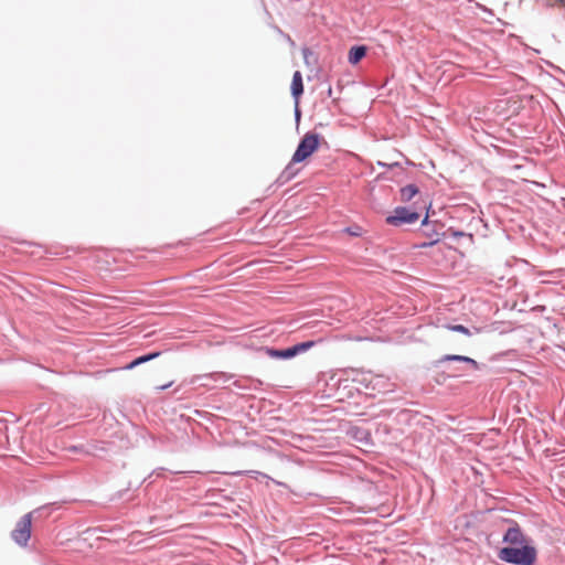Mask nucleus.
Here are the masks:
<instances>
[{"instance_id": "f257e3e1", "label": "nucleus", "mask_w": 565, "mask_h": 565, "mask_svg": "<svg viewBox=\"0 0 565 565\" xmlns=\"http://www.w3.org/2000/svg\"><path fill=\"white\" fill-rule=\"evenodd\" d=\"M499 558L507 563L515 565H534L536 561V550L533 546L520 545V547H503L499 552Z\"/></svg>"}, {"instance_id": "f03ea898", "label": "nucleus", "mask_w": 565, "mask_h": 565, "mask_svg": "<svg viewBox=\"0 0 565 565\" xmlns=\"http://www.w3.org/2000/svg\"><path fill=\"white\" fill-rule=\"evenodd\" d=\"M321 137L315 132H307L300 140L296 151L292 154L289 167L294 163L306 161L315 153L320 146Z\"/></svg>"}, {"instance_id": "7ed1b4c3", "label": "nucleus", "mask_w": 565, "mask_h": 565, "mask_svg": "<svg viewBox=\"0 0 565 565\" xmlns=\"http://www.w3.org/2000/svg\"><path fill=\"white\" fill-rule=\"evenodd\" d=\"M31 526L32 518L31 513H28L21 518L12 531L11 536L13 541L21 546H25L31 536Z\"/></svg>"}, {"instance_id": "20e7f679", "label": "nucleus", "mask_w": 565, "mask_h": 565, "mask_svg": "<svg viewBox=\"0 0 565 565\" xmlns=\"http://www.w3.org/2000/svg\"><path fill=\"white\" fill-rule=\"evenodd\" d=\"M419 218V214L417 212H412L407 207H396L392 215L386 217V223L401 226L404 224H412L417 222Z\"/></svg>"}, {"instance_id": "39448f33", "label": "nucleus", "mask_w": 565, "mask_h": 565, "mask_svg": "<svg viewBox=\"0 0 565 565\" xmlns=\"http://www.w3.org/2000/svg\"><path fill=\"white\" fill-rule=\"evenodd\" d=\"M291 95L295 98L296 106L299 104V98L303 93V83H302V75L299 71H296L292 75L291 81Z\"/></svg>"}, {"instance_id": "423d86ee", "label": "nucleus", "mask_w": 565, "mask_h": 565, "mask_svg": "<svg viewBox=\"0 0 565 565\" xmlns=\"http://www.w3.org/2000/svg\"><path fill=\"white\" fill-rule=\"evenodd\" d=\"M503 541L505 543H509L512 545H522L525 542L524 536H523L520 527H518V526L510 527L505 532V534L503 536Z\"/></svg>"}, {"instance_id": "0eeeda50", "label": "nucleus", "mask_w": 565, "mask_h": 565, "mask_svg": "<svg viewBox=\"0 0 565 565\" xmlns=\"http://www.w3.org/2000/svg\"><path fill=\"white\" fill-rule=\"evenodd\" d=\"M450 361L465 362L472 370H479V367H480L479 363L476 360H473L469 356L458 355V354H446V355L441 356L438 362L444 363V362H450Z\"/></svg>"}, {"instance_id": "6e6552de", "label": "nucleus", "mask_w": 565, "mask_h": 565, "mask_svg": "<svg viewBox=\"0 0 565 565\" xmlns=\"http://www.w3.org/2000/svg\"><path fill=\"white\" fill-rule=\"evenodd\" d=\"M266 353L268 356H270L273 359H290L296 355V351L294 350V347L285 349V350L267 348Z\"/></svg>"}, {"instance_id": "1a4fd4ad", "label": "nucleus", "mask_w": 565, "mask_h": 565, "mask_svg": "<svg viewBox=\"0 0 565 565\" xmlns=\"http://www.w3.org/2000/svg\"><path fill=\"white\" fill-rule=\"evenodd\" d=\"M366 54V49L364 46H354L349 52V62L351 64L359 63Z\"/></svg>"}, {"instance_id": "9d476101", "label": "nucleus", "mask_w": 565, "mask_h": 565, "mask_svg": "<svg viewBox=\"0 0 565 565\" xmlns=\"http://www.w3.org/2000/svg\"><path fill=\"white\" fill-rule=\"evenodd\" d=\"M159 355H160V352H153V353H149L147 355L139 356V358L135 359L132 362H130L126 366V369L127 370H131V369H134V367H136V366H138V365H140L142 363H146L148 361H151V360L158 358Z\"/></svg>"}, {"instance_id": "9b49d317", "label": "nucleus", "mask_w": 565, "mask_h": 565, "mask_svg": "<svg viewBox=\"0 0 565 565\" xmlns=\"http://www.w3.org/2000/svg\"><path fill=\"white\" fill-rule=\"evenodd\" d=\"M418 193L417 186L408 184L401 190V199L404 202L411 201Z\"/></svg>"}, {"instance_id": "f8f14e48", "label": "nucleus", "mask_w": 565, "mask_h": 565, "mask_svg": "<svg viewBox=\"0 0 565 565\" xmlns=\"http://www.w3.org/2000/svg\"><path fill=\"white\" fill-rule=\"evenodd\" d=\"M445 328L454 332H460L467 337L471 335L470 330L462 324H446Z\"/></svg>"}, {"instance_id": "ddd939ff", "label": "nucleus", "mask_w": 565, "mask_h": 565, "mask_svg": "<svg viewBox=\"0 0 565 565\" xmlns=\"http://www.w3.org/2000/svg\"><path fill=\"white\" fill-rule=\"evenodd\" d=\"M312 345H313L312 341L302 342V343L294 345V350L296 351V354H298L300 352H303V351L310 349Z\"/></svg>"}, {"instance_id": "4468645a", "label": "nucleus", "mask_w": 565, "mask_h": 565, "mask_svg": "<svg viewBox=\"0 0 565 565\" xmlns=\"http://www.w3.org/2000/svg\"><path fill=\"white\" fill-rule=\"evenodd\" d=\"M435 242H425V243H422L419 245H416L417 248H426V247H429L431 245H434Z\"/></svg>"}, {"instance_id": "2eb2a0df", "label": "nucleus", "mask_w": 565, "mask_h": 565, "mask_svg": "<svg viewBox=\"0 0 565 565\" xmlns=\"http://www.w3.org/2000/svg\"><path fill=\"white\" fill-rule=\"evenodd\" d=\"M556 1L565 6V0H556Z\"/></svg>"}, {"instance_id": "dca6fc26", "label": "nucleus", "mask_w": 565, "mask_h": 565, "mask_svg": "<svg viewBox=\"0 0 565 565\" xmlns=\"http://www.w3.org/2000/svg\"><path fill=\"white\" fill-rule=\"evenodd\" d=\"M427 218H428L427 216L424 218L423 224H426Z\"/></svg>"}]
</instances>
